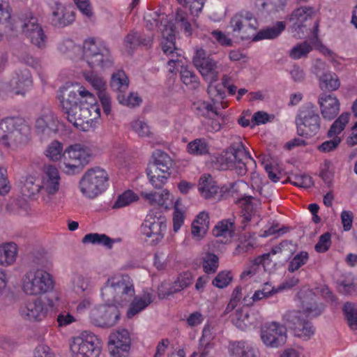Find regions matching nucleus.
Segmentation results:
<instances>
[{
	"instance_id": "obj_1",
	"label": "nucleus",
	"mask_w": 357,
	"mask_h": 357,
	"mask_svg": "<svg viewBox=\"0 0 357 357\" xmlns=\"http://www.w3.org/2000/svg\"><path fill=\"white\" fill-rule=\"evenodd\" d=\"M58 98L66 119L75 128L88 131L100 116V107L93 94L76 83L61 87Z\"/></svg>"
},
{
	"instance_id": "obj_2",
	"label": "nucleus",
	"mask_w": 357,
	"mask_h": 357,
	"mask_svg": "<svg viewBox=\"0 0 357 357\" xmlns=\"http://www.w3.org/2000/svg\"><path fill=\"white\" fill-rule=\"evenodd\" d=\"M45 155L52 161L61 160L59 167L67 174H79L93 158L92 151L88 146L76 144L63 151V144L56 140L47 146Z\"/></svg>"
},
{
	"instance_id": "obj_3",
	"label": "nucleus",
	"mask_w": 357,
	"mask_h": 357,
	"mask_svg": "<svg viewBox=\"0 0 357 357\" xmlns=\"http://www.w3.org/2000/svg\"><path fill=\"white\" fill-rule=\"evenodd\" d=\"M31 129L24 119L7 117L0 121V143L6 148L16 149L26 144Z\"/></svg>"
},
{
	"instance_id": "obj_4",
	"label": "nucleus",
	"mask_w": 357,
	"mask_h": 357,
	"mask_svg": "<svg viewBox=\"0 0 357 357\" xmlns=\"http://www.w3.org/2000/svg\"><path fill=\"white\" fill-rule=\"evenodd\" d=\"M135 294L132 280L128 275L109 278L101 288V296L104 301L121 305L130 302Z\"/></svg>"
},
{
	"instance_id": "obj_5",
	"label": "nucleus",
	"mask_w": 357,
	"mask_h": 357,
	"mask_svg": "<svg viewBox=\"0 0 357 357\" xmlns=\"http://www.w3.org/2000/svg\"><path fill=\"white\" fill-rule=\"evenodd\" d=\"M84 56L91 68L98 67L102 70L112 67L114 64L111 51L103 40L89 38L84 41Z\"/></svg>"
},
{
	"instance_id": "obj_6",
	"label": "nucleus",
	"mask_w": 357,
	"mask_h": 357,
	"mask_svg": "<svg viewBox=\"0 0 357 357\" xmlns=\"http://www.w3.org/2000/svg\"><path fill=\"white\" fill-rule=\"evenodd\" d=\"M153 162L149 164L146 174L150 183L156 189H162L171 176L173 161L164 151L156 150L153 153Z\"/></svg>"
},
{
	"instance_id": "obj_7",
	"label": "nucleus",
	"mask_w": 357,
	"mask_h": 357,
	"mask_svg": "<svg viewBox=\"0 0 357 357\" xmlns=\"http://www.w3.org/2000/svg\"><path fill=\"white\" fill-rule=\"evenodd\" d=\"M109 185V176L103 169L92 168L84 173L79 181V189L84 196L94 199Z\"/></svg>"
},
{
	"instance_id": "obj_8",
	"label": "nucleus",
	"mask_w": 357,
	"mask_h": 357,
	"mask_svg": "<svg viewBox=\"0 0 357 357\" xmlns=\"http://www.w3.org/2000/svg\"><path fill=\"white\" fill-rule=\"evenodd\" d=\"M297 133L299 136L310 138L316 135L321 127V119L314 105L308 102L298 111L296 117Z\"/></svg>"
},
{
	"instance_id": "obj_9",
	"label": "nucleus",
	"mask_w": 357,
	"mask_h": 357,
	"mask_svg": "<svg viewBox=\"0 0 357 357\" xmlns=\"http://www.w3.org/2000/svg\"><path fill=\"white\" fill-rule=\"evenodd\" d=\"M22 281L23 291L30 296L44 294L54 287L51 275L47 271L38 268L26 272Z\"/></svg>"
},
{
	"instance_id": "obj_10",
	"label": "nucleus",
	"mask_w": 357,
	"mask_h": 357,
	"mask_svg": "<svg viewBox=\"0 0 357 357\" xmlns=\"http://www.w3.org/2000/svg\"><path fill=\"white\" fill-rule=\"evenodd\" d=\"M229 149L231 155L225 159L227 167L234 169L238 176L245 175L250 169L256 167L255 160L245 149L240 138L231 143Z\"/></svg>"
},
{
	"instance_id": "obj_11",
	"label": "nucleus",
	"mask_w": 357,
	"mask_h": 357,
	"mask_svg": "<svg viewBox=\"0 0 357 357\" xmlns=\"http://www.w3.org/2000/svg\"><path fill=\"white\" fill-rule=\"evenodd\" d=\"M102 349L100 340L93 333L84 331L73 338L70 350L75 357H98Z\"/></svg>"
},
{
	"instance_id": "obj_12",
	"label": "nucleus",
	"mask_w": 357,
	"mask_h": 357,
	"mask_svg": "<svg viewBox=\"0 0 357 357\" xmlns=\"http://www.w3.org/2000/svg\"><path fill=\"white\" fill-rule=\"evenodd\" d=\"M314 8L312 6H300L287 17L290 25L289 31L296 38H303L309 33L308 22L312 20Z\"/></svg>"
},
{
	"instance_id": "obj_13",
	"label": "nucleus",
	"mask_w": 357,
	"mask_h": 357,
	"mask_svg": "<svg viewBox=\"0 0 357 357\" xmlns=\"http://www.w3.org/2000/svg\"><path fill=\"white\" fill-rule=\"evenodd\" d=\"M121 312L114 304L100 305L93 307L90 312L91 322L96 326L108 328L114 326L120 321Z\"/></svg>"
},
{
	"instance_id": "obj_14",
	"label": "nucleus",
	"mask_w": 357,
	"mask_h": 357,
	"mask_svg": "<svg viewBox=\"0 0 357 357\" xmlns=\"http://www.w3.org/2000/svg\"><path fill=\"white\" fill-rule=\"evenodd\" d=\"M284 320L289 328L293 330L296 335L310 339L314 334V328L301 311L292 310L287 312Z\"/></svg>"
},
{
	"instance_id": "obj_15",
	"label": "nucleus",
	"mask_w": 357,
	"mask_h": 357,
	"mask_svg": "<svg viewBox=\"0 0 357 357\" xmlns=\"http://www.w3.org/2000/svg\"><path fill=\"white\" fill-rule=\"evenodd\" d=\"M141 229L143 234L149 238L153 237V243L157 244L163 238L166 232V218L160 213L157 215V213H151L146 215Z\"/></svg>"
},
{
	"instance_id": "obj_16",
	"label": "nucleus",
	"mask_w": 357,
	"mask_h": 357,
	"mask_svg": "<svg viewBox=\"0 0 357 357\" xmlns=\"http://www.w3.org/2000/svg\"><path fill=\"white\" fill-rule=\"evenodd\" d=\"M192 62L206 81L212 82L218 80L219 73L217 62L204 50L201 48L196 50Z\"/></svg>"
},
{
	"instance_id": "obj_17",
	"label": "nucleus",
	"mask_w": 357,
	"mask_h": 357,
	"mask_svg": "<svg viewBox=\"0 0 357 357\" xmlns=\"http://www.w3.org/2000/svg\"><path fill=\"white\" fill-rule=\"evenodd\" d=\"M261 338L266 346L279 347L286 342L287 329L284 326L275 321L266 324L261 330Z\"/></svg>"
},
{
	"instance_id": "obj_18",
	"label": "nucleus",
	"mask_w": 357,
	"mask_h": 357,
	"mask_svg": "<svg viewBox=\"0 0 357 357\" xmlns=\"http://www.w3.org/2000/svg\"><path fill=\"white\" fill-rule=\"evenodd\" d=\"M48 307L41 298H35L23 303L20 308V316L26 321H40L47 314Z\"/></svg>"
},
{
	"instance_id": "obj_19",
	"label": "nucleus",
	"mask_w": 357,
	"mask_h": 357,
	"mask_svg": "<svg viewBox=\"0 0 357 357\" xmlns=\"http://www.w3.org/2000/svg\"><path fill=\"white\" fill-rule=\"evenodd\" d=\"M84 78L98 91L103 112L108 115L111 112V98L105 91L107 86L105 80L102 77L91 72L85 73Z\"/></svg>"
},
{
	"instance_id": "obj_20",
	"label": "nucleus",
	"mask_w": 357,
	"mask_h": 357,
	"mask_svg": "<svg viewBox=\"0 0 357 357\" xmlns=\"http://www.w3.org/2000/svg\"><path fill=\"white\" fill-rule=\"evenodd\" d=\"M322 117L327 121L334 119L340 112V101L337 98L330 93H323L318 99Z\"/></svg>"
},
{
	"instance_id": "obj_21",
	"label": "nucleus",
	"mask_w": 357,
	"mask_h": 357,
	"mask_svg": "<svg viewBox=\"0 0 357 357\" xmlns=\"http://www.w3.org/2000/svg\"><path fill=\"white\" fill-rule=\"evenodd\" d=\"M52 11L51 24L56 27H64L75 21V13L67 9L63 3L48 6Z\"/></svg>"
},
{
	"instance_id": "obj_22",
	"label": "nucleus",
	"mask_w": 357,
	"mask_h": 357,
	"mask_svg": "<svg viewBox=\"0 0 357 357\" xmlns=\"http://www.w3.org/2000/svg\"><path fill=\"white\" fill-rule=\"evenodd\" d=\"M60 179L59 171L55 167H46L41 182L42 190L49 196L54 195L59 190Z\"/></svg>"
},
{
	"instance_id": "obj_23",
	"label": "nucleus",
	"mask_w": 357,
	"mask_h": 357,
	"mask_svg": "<svg viewBox=\"0 0 357 357\" xmlns=\"http://www.w3.org/2000/svg\"><path fill=\"white\" fill-rule=\"evenodd\" d=\"M32 83L31 73L26 68L16 70L15 76L10 82L12 90L15 94H24L31 88Z\"/></svg>"
},
{
	"instance_id": "obj_24",
	"label": "nucleus",
	"mask_w": 357,
	"mask_h": 357,
	"mask_svg": "<svg viewBox=\"0 0 357 357\" xmlns=\"http://www.w3.org/2000/svg\"><path fill=\"white\" fill-rule=\"evenodd\" d=\"M192 280L193 275L190 271H185L179 274L177 279L167 291H164L162 287L158 289L159 298L165 299L169 296L181 291L189 287L192 284Z\"/></svg>"
},
{
	"instance_id": "obj_25",
	"label": "nucleus",
	"mask_w": 357,
	"mask_h": 357,
	"mask_svg": "<svg viewBox=\"0 0 357 357\" xmlns=\"http://www.w3.org/2000/svg\"><path fill=\"white\" fill-rule=\"evenodd\" d=\"M6 27L11 31H18L21 29L24 34H26V31H33L41 26L38 24V19L29 13L22 17L8 22Z\"/></svg>"
},
{
	"instance_id": "obj_26",
	"label": "nucleus",
	"mask_w": 357,
	"mask_h": 357,
	"mask_svg": "<svg viewBox=\"0 0 357 357\" xmlns=\"http://www.w3.org/2000/svg\"><path fill=\"white\" fill-rule=\"evenodd\" d=\"M36 129L38 132L50 135L57 130L56 117L49 109H43L41 114L36 119Z\"/></svg>"
},
{
	"instance_id": "obj_27",
	"label": "nucleus",
	"mask_w": 357,
	"mask_h": 357,
	"mask_svg": "<svg viewBox=\"0 0 357 357\" xmlns=\"http://www.w3.org/2000/svg\"><path fill=\"white\" fill-rule=\"evenodd\" d=\"M220 109L219 105H216L213 102H209L204 100H198L192 105V109L197 116L206 119H212L215 116L221 117L222 122H225L226 116L219 111Z\"/></svg>"
},
{
	"instance_id": "obj_28",
	"label": "nucleus",
	"mask_w": 357,
	"mask_h": 357,
	"mask_svg": "<svg viewBox=\"0 0 357 357\" xmlns=\"http://www.w3.org/2000/svg\"><path fill=\"white\" fill-rule=\"evenodd\" d=\"M127 310L126 316L128 319L144 310L153 301V295L150 292H144L142 296H135Z\"/></svg>"
},
{
	"instance_id": "obj_29",
	"label": "nucleus",
	"mask_w": 357,
	"mask_h": 357,
	"mask_svg": "<svg viewBox=\"0 0 357 357\" xmlns=\"http://www.w3.org/2000/svg\"><path fill=\"white\" fill-rule=\"evenodd\" d=\"M253 199L254 197L245 195L238 200V202L241 207V217L242 218V230L245 229L248 223L251 220L252 217L255 214L254 204L252 202Z\"/></svg>"
},
{
	"instance_id": "obj_30",
	"label": "nucleus",
	"mask_w": 357,
	"mask_h": 357,
	"mask_svg": "<svg viewBox=\"0 0 357 357\" xmlns=\"http://www.w3.org/2000/svg\"><path fill=\"white\" fill-rule=\"evenodd\" d=\"M199 191L205 199H211L218 192V186L210 174L202 175L199 181Z\"/></svg>"
},
{
	"instance_id": "obj_31",
	"label": "nucleus",
	"mask_w": 357,
	"mask_h": 357,
	"mask_svg": "<svg viewBox=\"0 0 357 357\" xmlns=\"http://www.w3.org/2000/svg\"><path fill=\"white\" fill-rule=\"evenodd\" d=\"M228 348L230 354L236 357H255L256 356L254 348L243 340L231 341Z\"/></svg>"
},
{
	"instance_id": "obj_32",
	"label": "nucleus",
	"mask_w": 357,
	"mask_h": 357,
	"mask_svg": "<svg viewBox=\"0 0 357 357\" xmlns=\"http://www.w3.org/2000/svg\"><path fill=\"white\" fill-rule=\"evenodd\" d=\"M214 82H209L207 88L208 94L211 102L219 105L221 109H225L227 107V102H224L226 97L225 86L220 83L214 84Z\"/></svg>"
},
{
	"instance_id": "obj_33",
	"label": "nucleus",
	"mask_w": 357,
	"mask_h": 357,
	"mask_svg": "<svg viewBox=\"0 0 357 357\" xmlns=\"http://www.w3.org/2000/svg\"><path fill=\"white\" fill-rule=\"evenodd\" d=\"M286 23L283 21H278L273 26H268L261 29L253 38V41H259L264 39H274L278 38L285 29Z\"/></svg>"
},
{
	"instance_id": "obj_34",
	"label": "nucleus",
	"mask_w": 357,
	"mask_h": 357,
	"mask_svg": "<svg viewBox=\"0 0 357 357\" xmlns=\"http://www.w3.org/2000/svg\"><path fill=\"white\" fill-rule=\"evenodd\" d=\"M17 245L13 242L0 245V265L8 266L13 264L17 257Z\"/></svg>"
},
{
	"instance_id": "obj_35",
	"label": "nucleus",
	"mask_w": 357,
	"mask_h": 357,
	"mask_svg": "<svg viewBox=\"0 0 357 357\" xmlns=\"http://www.w3.org/2000/svg\"><path fill=\"white\" fill-rule=\"evenodd\" d=\"M181 82L190 90H196L199 87L200 82L199 77L195 73L186 66H181L180 71Z\"/></svg>"
},
{
	"instance_id": "obj_36",
	"label": "nucleus",
	"mask_w": 357,
	"mask_h": 357,
	"mask_svg": "<svg viewBox=\"0 0 357 357\" xmlns=\"http://www.w3.org/2000/svg\"><path fill=\"white\" fill-rule=\"evenodd\" d=\"M129 80L123 70H118L111 77L110 86L119 93H124L128 88Z\"/></svg>"
},
{
	"instance_id": "obj_37",
	"label": "nucleus",
	"mask_w": 357,
	"mask_h": 357,
	"mask_svg": "<svg viewBox=\"0 0 357 357\" xmlns=\"http://www.w3.org/2000/svg\"><path fill=\"white\" fill-rule=\"evenodd\" d=\"M350 118L349 112H342L337 119L331 126L327 132V137L333 136H339V135L345 129Z\"/></svg>"
},
{
	"instance_id": "obj_38",
	"label": "nucleus",
	"mask_w": 357,
	"mask_h": 357,
	"mask_svg": "<svg viewBox=\"0 0 357 357\" xmlns=\"http://www.w3.org/2000/svg\"><path fill=\"white\" fill-rule=\"evenodd\" d=\"M114 241L105 234L90 233L86 234L82 238L83 243L102 245L112 248Z\"/></svg>"
},
{
	"instance_id": "obj_39",
	"label": "nucleus",
	"mask_w": 357,
	"mask_h": 357,
	"mask_svg": "<svg viewBox=\"0 0 357 357\" xmlns=\"http://www.w3.org/2000/svg\"><path fill=\"white\" fill-rule=\"evenodd\" d=\"M175 22L185 36H190L192 33V24L190 22L189 14L183 9L178 8L176 12Z\"/></svg>"
},
{
	"instance_id": "obj_40",
	"label": "nucleus",
	"mask_w": 357,
	"mask_h": 357,
	"mask_svg": "<svg viewBox=\"0 0 357 357\" xmlns=\"http://www.w3.org/2000/svg\"><path fill=\"white\" fill-rule=\"evenodd\" d=\"M340 86L337 75L334 73H324L320 77V87L328 91H336Z\"/></svg>"
},
{
	"instance_id": "obj_41",
	"label": "nucleus",
	"mask_w": 357,
	"mask_h": 357,
	"mask_svg": "<svg viewBox=\"0 0 357 357\" xmlns=\"http://www.w3.org/2000/svg\"><path fill=\"white\" fill-rule=\"evenodd\" d=\"M110 345L130 347V337L128 330L122 329L112 333L109 337Z\"/></svg>"
},
{
	"instance_id": "obj_42",
	"label": "nucleus",
	"mask_w": 357,
	"mask_h": 357,
	"mask_svg": "<svg viewBox=\"0 0 357 357\" xmlns=\"http://www.w3.org/2000/svg\"><path fill=\"white\" fill-rule=\"evenodd\" d=\"M343 312L350 328L357 330V305L346 303L343 307Z\"/></svg>"
},
{
	"instance_id": "obj_43",
	"label": "nucleus",
	"mask_w": 357,
	"mask_h": 357,
	"mask_svg": "<svg viewBox=\"0 0 357 357\" xmlns=\"http://www.w3.org/2000/svg\"><path fill=\"white\" fill-rule=\"evenodd\" d=\"M234 231V220L229 218L220 221L213 229V234L215 236H225L227 233L231 235Z\"/></svg>"
},
{
	"instance_id": "obj_44",
	"label": "nucleus",
	"mask_w": 357,
	"mask_h": 357,
	"mask_svg": "<svg viewBox=\"0 0 357 357\" xmlns=\"http://www.w3.org/2000/svg\"><path fill=\"white\" fill-rule=\"evenodd\" d=\"M189 153L195 155H202L208 153V146L204 139H196L188 144Z\"/></svg>"
},
{
	"instance_id": "obj_45",
	"label": "nucleus",
	"mask_w": 357,
	"mask_h": 357,
	"mask_svg": "<svg viewBox=\"0 0 357 357\" xmlns=\"http://www.w3.org/2000/svg\"><path fill=\"white\" fill-rule=\"evenodd\" d=\"M163 40L162 41V50L164 53H171L170 49L174 48L176 37L172 26H166L162 31Z\"/></svg>"
},
{
	"instance_id": "obj_46",
	"label": "nucleus",
	"mask_w": 357,
	"mask_h": 357,
	"mask_svg": "<svg viewBox=\"0 0 357 357\" xmlns=\"http://www.w3.org/2000/svg\"><path fill=\"white\" fill-rule=\"evenodd\" d=\"M22 190L25 196L33 197L42 190L41 183L36 182L32 176L27 177Z\"/></svg>"
},
{
	"instance_id": "obj_47",
	"label": "nucleus",
	"mask_w": 357,
	"mask_h": 357,
	"mask_svg": "<svg viewBox=\"0 0 357 357\" xmlns=\"http://www.w3.org/2000/svg\"><path fill=\"white\" fill-rule=\"evenodd\" d=\"M203 269L207 274L214 273L219 266L218 257L213 254L207 252L203 257Z\"/></svg>"
},
{
	"instance_id": "obj_48",
	"label": "nucleus",
	"mask_w": 357,
	"mask_h": 357,
	"mask_svg": "<svg viewBox=\"0 0 357 357\" xmlns=\"http://www.w3.org/2000/svg\"><path fill=\"white\" fill-rule=\"evenodd\" d=\"M328 138L329 139L323 142L317 146V150L319 152L328 153L335 151L339 147L342 142V139L340 137L334 135Z\"/></svg>"
},
{
	"instance_id": "obj_49",
	"label": "nucleus",
	"mask_w": 357,
	"mask_h": 357,
	"mask_svg": "<svg viewBox=\"0 0 357 357\" xmlns=\"http://www.w3.org/2000/svg\"><path fill=\"white\" fill-rule=\"evenodd\" d=\"M30 42L39 48H43L45 46L46 36L42 27L33 30V31H26V34H24Z\"/></svg>"
},
{
	"instance_id": "obj_50",
	"label": "nucleus",
	"mask_w": 357,
	"mask_h": 357,
	"mask_svg": "<svg viewBox=\"0 0 357 357\" xmlns=\"http://www.w3.org/2000/svg\"><path fill=\"white\" fill-rule=\"evenodd\" d=\"M312 50V46L305 41L294 46L289 52V56L293 59L306 57Z\"/></svg>"
},
{
	"instance_id": "obj_51",
	"label": "nucleus",
	"mask_w": 357,
	"mask_h": 357,
	"mask_svg": "<svg viewBox=\"0 0 357 357\" xmlns=\"http://www.w3.org/2000/svg\"><path fill=\"white\" fill-rule=\"evenodd\" d=\"M309 259V255L307 252L301 251L298 253L290 261L288 266V271L290 273H294L299 269L302 266L305 264Z\"/></svg>"
},
{
	"instance_id": "obj_52",
	"label": "nucleus",
	"mask_w": 357,
	"mask_h": 357,
	"mask_svg": "<svg viewBox=\"0 0 357 357\" xmlns=\"http://www.w3.org/2000/svg\"><path fill=\"white\" fill-rule=\"evenodd\" d=\"M289 181L299 188H308L313 185L312 177L307 174H293L289 177Z\"/></svg>"
},
{
	"instance_id": "obj_53",
	"label": "nucleus",
	"mask_w": 357,
	"mask_h": 357,
	"mask_svg": "<svg viewBox=\"0 0 357 357\" xmlns=\"http://www.w3.org/2000/svg\"><path fill=\"white\" fill-rule=\"evenodd\" d=\"M233 276L231 271H222L218 273L215 278L213 280L212 284L213 286L223 289L229 285L232 281Z\"/></svg>"
},
{
	"instance_id": "obj_54",
	"label": "nucleus",
	"mask_w": 357,
	"mask_h": 357,
	"mask_svg": "<svg viewBox=\"0 0 357 357\" xmlns=\"http://www.w3.org/2000/svg\"><path fill=\"white\" fill-rule=\"evenodd\" d=\"M141 34L138 32H130L124 38V45L127 51L132 54L133 50L140 45Z\"/></svg>"
},
{
	"instance_id": "obj_55",
	"label": "nucleus",
	"mask_w": 357,
	"mask_h": 357,
	"mask_svg": "<svg viewBox=\"0 0 357 357\" xmlns=\"http://www.w3.org/2000/svg\"><path fill=\"white\" fill-rule=\"evenodd\" d=\"M116 98L120 104L130 107L138 106L142 102V99L134 93H130L126 96L123 93H119L117 94Z\"/></svg>"
},
{
	"instance_id": "obj_56",
	"label": "nucleus",
	"mask_w": 357,
	"mask_h": 357,
	"mask_svg": "<svg viewBox=\"0 0 357 357\" xmlns=\"http://www.w3.org/2000/svg\"><path fill=\"white\" fill-rule=\"evenodd\" d=\"M136 195L131 190L125 191L120 195L114 202L113 208H119L129 205L136 199Z\"/></svg>"
},
{
	"instance_id": "obj_57",
	"label": "nucleus",
	"mask_w": 357,
	"mask_h": 357,
	"mask_svg": "<svg viewBox=\"0 0 357 357\" xmlns=\"http://www.w3.org/2000/svg\"><path fill=\"white\" fill-rule=\"evenodd\" d=\"M142 195L151 202L157 203L159 205H163L165 204L166 200L169 199V192L167 190H163L161 192H155L142 193Z\"/></svg>"
},
{
	"instance_id": "obj_58",
	"label": "nucleus",
	"mask_w": 357,
	"mask_h": 357,
	"mask_svg": "<svg viewBox=\"0 0 357 357\" xmlns=\"http://www.w3.org/2000/svg\"><path fill=\"white\" fill-rule=\"evenodd\" d=\"M331 245V235L326 232L319 236L318 242L314 246L317 252L323 253L328 250Z\"/></svg>"
},
{
	"instance_id": "obj_59",
	"label": "nucleus",
	"mask_w": 357,
	"mask_h": 357,
	"mask_svg": "<svg viewBox=\"0 0 357 357\" xmlns=\"http://www.w3.org/2000/svg\"><path fill=\"white\" fill-rule=\"evenodd\" d=\"M230 25L234 32L245 33L248 24L243 21V18L238 14L235 15L230 20Z\"/></svg>"
},
{
	"instance_id": "obj_60",
	"label": "nucleus",
	"mask_w": 357,
	"mask_h": 357,
	"mask_svg": "<svg viewBox=\"0 0 357 357\" xmlns=\"http://www.w3.org/2000/svg\"><path fill=\"white\" fill-rule=\"evenodd\" d=\"M184 222V214L178 208V201L174 204V211L173 213V229L174 232H177Z\"/></svg>"
},
{
	"instance_id": "obj_61",
	"label": "nucleus",
	"mask_w": 357,
	"mask_h": 357,
	"mask_svg": "<svg viewBox=\"0 0 357 357\" xmlns=\"http://www.w3.org/2000/svg\"><path fill=\"white\" fill-rule=\"evenodd\" d=\"M132 130L140 137H148L151 132L147 123L141 120H136L132 123Z\"/></svg>"
},
{
	"instance_id": "obj_62",
	"label": "nucleus",
	"mask_w": 357,
	"mask_h": 357,
	"mask_svg": "<svg viewBox=\"0 0 357 357\" xmlns=\"http://www.w3.org/2000/svg\"><path fill=\"white\" fill-rule=\"evenodd\" d=\"M212 38L220 45L224 47H231L232 40L227 35L220 30H213L211 33Z\"/></svg>"
},
{
	"instance_id": "obj_63",
	"label": "nucleus",
	"mask_w": 357,
	"mask_h": 357,
	"mask_svg": "<svg viewBox=\"0 0 357 357\" xmlns=\"http://www.w3.org/2000/svg\"><path fill=\"white\" fill-rule=\"evenodd\" d=\"M10 190V185L8 179L7 170L0 167V195H5Z\"/></svg>"
},
{
	"instance_id": "obj_64",
	"label": "nucleus",
	"mask_w": 357,
	"mask_h": 357,
	"mask_svg": "<svg viewBox=\"0 0 357 357\" xmlns=\"http://www.w3.org/2000/svg\"><path fill=\"white\" fill-rule=\"evenodd\" d=\"M303 311L301 312L305 313V317L307 319L308 317H315L321 314V309L318 307L315 302L310 303L306 305L303 304Z\"/></svg>"
}]
</instances>
